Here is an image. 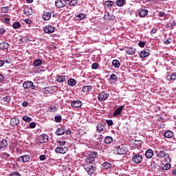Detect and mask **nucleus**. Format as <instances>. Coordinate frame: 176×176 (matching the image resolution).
<instances>
[{"label": "nucleus", "instance_id": "nucleus-59", "mask_svg": "<svg viewBox=\"0 0 176 176\" xmlns=\"http://www.w3.org/2000/svg\"><path fill=\"white\" fill-rule=\"evenodd\" d=\"M5 80V77L2 74H0V83H2Z\"/></svg>", "mask_w": 176, "mask_h": 176}, {"label": "nucleus", "instance_id": "nucleus-57", "mask_svg": "<svg viewBox=\"0 0 176 176\" xmlns=\"http://www.w3.org/2000/svg\"><path fill=\"white\" fill-rule=\"evenodd\" d=\"M5 23H6V24H8L9 25H10V19H9V18H6V19H5Z\"/></svg>", "mask_w": 176, "mask_h": 176}, {"label": "nucleus", "instance_id": "nucleus-40", "mask_svg": "<svg viewBox=\"0 0 176 176\" xmlns=\"http://www.w3.org/2000/svg\"><path fill=\"white\" fill-rule=\"evenodd\" d=\"M21 27V24L19 22H14L12 25V28L14 30H18V28H20Z\"/></svg>", "mask_w": 176, "mask_h": 176}, {"label": "nucleus", "instance_id": "nucleus-17", "mask_svg": "<svg viewBox=\"0 0 176 176\" xmlns=\"http://www.w3.org/2000/svg\"><path fill=\"white\" fill-rule=\"evenodd\" d=\"M10 44L7 42H1L0 43V50H8L9 49Z\"/></svg>", "mask_w": 176, "mask_h": 176}, {"label": "nucleus", "instance_id": "nucleus-36", "mask_svg": "<svg viewBox=\"0 0 176 176\" xmlns=\"http://www.w3.org/2000/svg\"><path fill=\"white\" fill-rule=\"evenodd\" d=\"M166 78L170 82H171V80H176V74L167 75Z\"/></svg>", "mask_w": 176, "mask_h": 176}, {"label": "nucleus", "instance_id": "nucleus-54", "mask_svg": "<svg viewBox=\"0 0 176 176\" xmlns=\"http://www.w3.org/2000/svg\"><path fill=\"white\" fill-rule=\"evenodd\" d=\"M10 176H21V175H20V173L19 172H13Z\"/></svg>", "mask_w": 176, "mask_h": 176}, {"label": "nucleus", "instance_id": "nucleus-10", "mask_svg": "<svg viewBox=\"0 0 176 176\" xmlns=\"http://www.w3.org/2000/svg\"><path fill=\"white\" fill-rule=\"evenodd\" d=\"M67 78H68V76H65V73L62 75H56V82L58 83H63L67 80Z\"/></svg>", "mask_w": 176, "mask_h": 176}, {"label": "nucleus", "instance_id": "nucleus-28", "mask_svg": "<svg viewBox=\"0 0 176 176\" xmlns=\"http://www.w3.org/2000/svg\"><path fill=\"white\" fill-rule=\"evenodd\" d=\"M104 142H105V144H112V142H113V138L111 136H106Z\"/></svg>", "mask_w": 176, "mask_h": 176}, {"label": "nucleus", "instance_id": "nucleus-32", "mask_svg": "<svg viewBox=\"0 0 176 176\" xmlns=\"http://www.w3.org/2000/svg\"><path fill=\"white\" fill-rule=\"evenodd\" d=\"M171 168V164L170 162H166L164 166L161 167V170H170Z\"/></svg>", "mask_w": 176, "mask_h": 176}, {"label": "nucleus", "instance_id": "nucleus-49", "mask_svg": "<svg viewBox=\"0 0 176 176\" xmlns=\"http://www.w3.org/2000/svg\"><path fill=\"white\" fill-rule=\"evenodd\" d=\"M56 142L60 145L59 146H64L65 145V141L58 140Z\"/></svg>", "mask_w": 176, "mask_h": 176}, {"label": "nucleus", "instance_id": "nucleus-16", "mask_svg": "<svg viewBox=\"0 0 176 176\" xmlns=\"http://www.w3.org/2000/svg\"><path fill=\"white\" fill-rule=\"evenodd\" d=\"M153 150L149 148L145 153V157L146 159H152L153 157Z\"/></svg>", "mask_w": 176, "mask_h": 176}, {"label": "nucleus", "instance_id": "nucleus-39", "mask_svg": "<svg viewBox=\"0 0 176 176\" xmlns=\"http://www.w3.org/2000/svg\"><path fill=\"white\" fill-rule=\"evenodd\" d=\"M41 137L43 138L42 142L46 143L49 141V136L47 135L43 134Z\"/></svg>", "mask_w": 176, "mask_h": 176}, {"label": "nucleus", "instance_id": "nucleus-53", "mask_svg": "<svg viewBox=\"0 0 176 176\" xmlns=\"http://www.w3.org/2000/svg\"><path fill=\"white\" fill-rule=\"evenodd\" d=\"M138 46L140 47H145V42L144 41H140L138 43Z\"/></svg>", "mask_w": 176, "mask_h": 176}, {"label": "nucleus", "instance_id": "nucleus-22", "mask_svg": "<svg viewBox=\"0 0 176 176\" xmlns=\"http://www.w3.org/2000/svg\"><path fill=\"white\" fill-rule=\"evenodd\" d=\"M176 23L175 21L174 20H170L168 23H167V28H169V30H173L174 27H175Z\"/></svg>", "mask_w": 176, "mask_h": 176}, {"label": "nucleus", "instance_id": "nucleus-27", "mask_svg": "<svg viewBox=\"0 0 176 176\" xmlns=\"http://www.w3.org/2000/svg\"><path fill=\"white\" fill-rule=\"evenodd\" d=\"M164 137L166 138H173V137H174V133H173L171 131H167L164 133Z\"/></svg>", "mask_w": 176, "mask_h": 176}, {"label": "nucleus", "instance_id": "nucleus-46", "mask_svg": "<svg viewBox=\"0 0 176 176\" xmlns=\"http://www.w3.org/2000/svg\"><path fill=\"white\" fill-rule=\"evenodd\" d=\"M78 3V0H72L69 2V6H75Z\"/></svg>", "mask_w": 176, "mask_h": 176}, {"label": "nucleus", "instance_id": "nucleus-56", "mask_svg": "<svg viewBox=\"0 0 176 176\" xmlns=\"http://www.w3.org/2000/svg\"><path fill=\"white\" fill-rule=\"evenodd\" d=\"M39 159H40V160H41L42 162H43V160H46V155H40Z\"/></svg>", "mask_w": 176, "mask_h": 176}, {"label": "nucleus", "instance_id": "nucleus-8", "mask_svg": "<svg viewBox=\"0 0 176 176\" xmlns=\"http://www.w3.org/2000/svg\"><path fill=\"white\" fill-rule=\"evenodd\" d=\"M109 96V94L105 93V91L99 92L98 95V101H105Z\"/></svg>", "mask_w": 176, "mask_h": 176}, {"label": "nucleus", "instance_id": "nucleus-26", "mask_svg": "<svg viewBox=\"0 0 176 176\" xmlns=\"http://www.w3.org/2000/svg\"><path fill=\"white\" fill-rule=\"evenodd\" d=\"M105 126H104V124L100 122L98 124L97 126H96V130L97 131H98L99 133H101V131H104V128Z\"/></svg>", "mask_w": 176, "mask_h": 176}, {"label": "nucleus", "instance_id": "nucleus-21", "mask_svg": "<svg viewBox=\"0 0 176 176\" xmlns=\"http://www.w3.org/2000/svg\"><path fill=\"white\" fill-rule=\"evenodd\" d=\"M9 145L8 143V140L6 139H3L0 141V149H3V148H6Z\"/></svg>", "mask_w": 176, "mask_h": 176}, {"label": "nucleus", "instance_id": "nucleus-25", "mask_svg": "<svg viewBox=\"0 0 176 176\" xmlns=\"http://www.w3.org/2000/svg\"><path fill=\"white\" fill-rule=\"evenodd\" d=\"M24 14L26 16H31L32 14V8H27L23 10Z\"/></svg>", "mask_w": 176, "mask_h": 176}, {"label": "nucleus", "instance_id": "nucleus-58", "mask_svg": "<svg viewBox=\"0 0 176 176\" xmlns=\"http://www.w3.org/2000/svg\"><path fill=\"white\" fill-rule=\"evenodd\" d=\"M25 23L26 24H31L32 23V21H31V19H25Z\"/></svg>", "mask_w": 176, "mask_h": 176}, {"label": "nucleus", "instance_id": "nucleus-38", "mask_svg": "<svg viewBox=\"0 0 176 176\" xmlns=\"http://www.w3.org/2000/svg\"><path fill=\"white\" fill-rule=\"evenodd\" d=\"M54 120L56 123H61V120H63V118L61 117V115L55 116Z\"/></svg>", "mask_w": 176, "mask_h": 176}, {"label": "nucleus", "instance_id": "nucleus-4", "mask_svg": "<svg viewBox=\"0 0 176 176\" xmlns=\"http://www.w3.org/2000/svg\"><path fill=\"white\" fill-rule=\"evenodd\" d=\"M128 151L129 150L127 149L126 144H121L120 146H118L117 148L118 155H126Z\"/></svg>", "mask_w": 176, "mask_h": 176}, {"label": "nucleus", "instance_id": "nucleus-18", "mask_svg": "<svg viewBox=\"0 0 176 176\" xmlns=\"http://www.w3.org/2000/svg\"><path fill=\"white\" fill-rule=\"evenodd\" d=\"M104 19L109 21H111V20H113L115 19V16H113L109 12H107L104 14Z\"/></svg>", "mask_w": 176, "mask_h": 176}, {"label": "nucleus", "instance_id": "nucleus-64", "mask_svg": "<svg viewBox=\"0 0 176 176\" xmlns=\"http://www.w3.org/2000/svg\"><path fill=\"white\" fill-rule=\"evenodd\" d=\"M172 174H173V175H176V168L173 169Z\"/></svg>", "mask_w": 176, "mask_h": 176}, {"label": "nucleus", "instance_id": "nucleus-47", "mask_svg": "<svg viewBox=\"0 0 176 176\" xmlns=\"http://www.w3.org/2000/svg\"><path fill=\"white\" fill-rule=\"evenodd\" d=\"M10 100H12V97H10V96H5L4 98H3V100L5 102H9V101H10Z\"/></svg>", "mask_w": 176, "mask_h": 176}, {"label": "nucleus", "instance_id": "nucleus-31", "mask_svg": "<svg viewBox=\"0 0 176 176\" xmlns=\"http://www.w3.org/2000/svg\"><path fill=\"white\" fill-rule=\"evenodd\" d=\"M135 52H136V50L135 48H133V47L129 48L126 50L127 54H129L130 56H133V54H135Z\"/></svg>", "mask_w": 176, "mask_h": 176}, {"label": "nucleus", "instance_id": "nucleus-2", "mask_svg": "<svg viewBox=\"0 0 176 176\" xmlns=\"http://www.w3.org/2000/svg\"><path fill=\"white\" fill-rule=\"evenodd\" d=\"M83 167L85 171H87L88 175H94V174H96V171H97L96 164H84Z\"/></svg>", "mask_w": 176, "mask_h": 176}, {"label": "nucleus", "instance_id": "nucleus-51", "mask_svg": "<svg viewBox=\"0 0 176 176\" xmlns=\"http://www.w3.org/2000/svg\"><path fill=\"white\" fill-rule=\"evenodd\" d=\"M29 127L30 129H35V127H36V124H35V122H30Z\"/></svg>", "mask_w": 176, "mask_h": 176}, {"label": "nucleus", "instance_id": "nucleus-61", "mask_svg": "<svg viewBox=\"0 0 176 176\" xmlns=\"http://www.w3.org/2000/svg\"><path fill=\"white\" fill-rule=\"evenodd\" d=\"M3 156H4V157H10V155L8 153H3Z\"/></svg>", "mask_w": 176, "mask_h": 176}, {"label": "nucleus", "instance_id": "nucleus-6", "mask_svg": "<svg viewBox=\"0 0 176 176\" xmlns=\"http://www.w3.org/2000/svg\"><path fill=\"white\" fill-rule=\"evenodd\" d=\"M23 87L24 90H27L28 89L35 90V85L32 81H25L23 84Z\"/></svg>", "mask_w": 176, "mask_h": 176}, {"label": "nucleus", "instance_id": "nucleus-13", "mask_svg": "<svg viewBox=\"0 0 176 176\" xmlns=\"http://www.w3.org/2000/svg\"><path fill=\"white\" fill-rule=\"evenodd\" d=\"M148 11L146 9L140 8L139 10V16L140 17H146L148 16Z\"/></svg>", "mask_w": 176, "mask_h": 176}, {"label": "nucleus", "instance_id": "nucleus-20", "mask_svg": "<svg viewBox=\"0 0 176 176\" xmlns=\"http://www.w3.org/2000/svg\"><path fill=\"white\" fill-rule=\"evenodd\" d=\"M123 108H124V104L118 107L113 113V116H118V115H120L122 113V111H123Z\"/></svg>", "mask_w": 176, "mask_h": 176}, {"label": "nucleus", "instance_id": "nucleus-52", "mask_svg": "<svg viewBox=\"0 0 176 176\" xmlns=\"http://www.w3.org/2000/svg\"><path fill=\"white\" fill-rule=\"evenodd\" d=\"M92 69H97L98 68V63H93L91 65Z\"/></svg>", "mask_w": 176, "mask_h": 176}, {"label": "nucleus", "instance_id": "nucleus-55", "mask_svg": "<svg viewBox=\"0 0 176 176\" xmlns=\"http://www.w3.org/2000/svg\"><path fill=\"white\" fill-rule=\"evenodd\" d=\"M159 17H164L166 16V12L160 11L158 14Z\"/></svg>", "mask_w": 176, "mask_h": 176}, {"label": "nucleus", "instance_id": "nucleus-5", "mask_svg": "<svg viewBox=\"0 0 176 176\" xmlns=\"http://www.w3.org/2000/svg\"><path fill=\"white\" fill-rule=\"evenodd\" d=\"M132 162L136 163V164H140L142 162V155L140 153H134L132 157Z\"/></svg>", "mask_w": 176, "mask_h": 176}, {"label": "nucleus", "instance_id": "nucleus-41", "mask_svg": "<svg viewBox=\"0 0 176 176\" xmlns=\"http://www.w3.org/2000/svg\"><path fill=\"white\" fill-rule=\"evenodd\" d=\"M1 12L2 13H8L9 12V7L4 6L1 8Z\"/></svg>", "mask_w": 176, "mask_h": 176}, {"label": "nucleus", "instance_id": "nucleus-62", "mask_svg": "<svg viewBox=\"0 0 176 176\" xmlns=\"http://www.w3.org/2000/svg\"><path fill=\"white\" fill-rule=\"evenodd\" d=\"M6 32V30L3 28H0V34H5Z\"/></svg>", "mask_w": 176, "mask_h": 176}, {"label": "nucleus", "instance_id": "nucleus-37", "mask_svg": "<svg viewBox=\"0 0 176 176\" xmlns=\"http://www.w3.org/2000/svg\"><path fill=\"white\" fill-rule=\"evenodd\" d=\"M34 65L35 67H41V65H42V60L41 59H36L34 61Z\"/></svg>", "mask_w": 176, "mask_h": 176}, {"label": "nucleus", "instance_id": "nucleus-9", "mask_svg": "<svg viewBox=\"0 0 176 176\" xmlns=\"http://www.w3.org/2000/svg\"><path fill=\"white\" fill-rule=\"evenodd\" d=\"M65 5H67V1L65 0H57L55 1V6L58 8V9L65 8Z\"/></svg>", "mask_w": 176, "mask_h": 176}, {"label": "nucleus", "instance_id": "nucleus-34", "mask_svg": "<svg viewBox=\"0 0 176 176\" xmlns=\"http://www.w3.org/2000/svg\"><path fill=\"white\" fill-rule=\"evenodd\" d=\"M67 83L69 86H75V85H76V80L70 78L68 80Z\"/></svg>", "mask_w": 176, "mask_h": 176}, {"label": "nucleus", "instance_id": "nucleus-11", "mask_svg": "<svg viewBox=\"0 0 176 176\" xmlns=\"http://www.w3.org/2000/svg\"><path fill=\"white\" fill-rule=\"evenodd\" d=\"M18 162L20 163H27V162H30V155H25L23 156H21L18 158Z\"/></svg>", "mask_w": 176, "mask_h": 176}, {"label": "nucleus", "instance_id": "nucleus-63", "mask_svg": "<svg viewBox=\"0 0 176 176\" xmlns=\"http://www.w3.org/2000/svg\"><path fill=\"white\" fill-rule=\"evenodd\" d=\"M5 64V60H0V67H3Z\"/></svg>", "mask_w": 176, "mask_h": 176}, {"label": "nucleus", "instance_id": "nucleus-7", "mask_svg": "<svg viewBox=\"0 0 176 176\" xmlns=\"http://www.w3.org/2000/svg\"><path fill=\"white\" fill-rule=\"evenodd\" d=\"M54 151L56 153H60L61 155H65V153H67V152H68V148L59 146L55 148Z\"/></svg>", "mask_w": 176, "mask_h": 176}, {"label": "nucleus", "instance_id": "nucleus-60", "mask_svg": "<svg viewBox=\"0 0 176 176\" xmlns=\"http://www.w3.org/2000/svg\"><path fill=\"white\" fill-rule=\"evenodd\" d=\"M28 102L27 101H23L22 102V107H28Z\"/></svg>", "mask_w": 176, "mask_h": 176}, {"label": "nucleus", "instance_id": "nucleus-24", "mask_svg": "<svg viewBox=\"0 0 176 176\" xmlns=\"http://www.w3.org/2000/svg\"><path fill=\"white\" fill-rule=\"evenodd\" d=\"M19 123H20V120H19L18 118H12L10 120L11 126H17Z\"/></svg>", "mask_w": 176, "mask_h": 176}, {"label": "nucleus", "instance_id": "nucleus-35", "mask_svg": "<svg viewBox=\"0 0 176 176\" xmlns=\"http://www.w3.org/2000/svg\"><path fill=\"white\" fill-rule=\"evenodd\" d=\"M117 6H124V3H126V0H117L116 2Z\"/></svg>", "mask_w": 176, "mask_h": 176}, {"label": "nucleus", "instance_id": "nucleus-44", "mask_svg": "<svg viewBox=\"0 0 176 176\" xmlns=\"http://www.w3.org/2000/svg\"><path fill=\"white\" fill-rule=\"evenodd\" d=\"M23 120H24V122H27L28 123H30V122H31V120H32V118H31V117L24 116L23 117Z\"/></svg>", "mask_w": 176, "mask_h": 176}, {"label": "nucleus", "instance_id": "nucleus-23", "mask_svg": "<svg viewBox=\"0 0 176 176\" xmlns=\"http://www.w3.org/2000/svg\"><path fill=\"white\" fill-rule=\"evenodd\" d=\"M56 135H64L65 134V129L63 127L58 128L56 131Z\"/></svg>", "mask_w": 176, "mask_h": 176}, {"label": "nucleus", "instance_id": "nucleus-50", "mask_svg": "<svg viewBox=\"0 0 176 176\" xmlns=\"http://www.w3.org/2000/svg\"><path fill=\"white\" fill-rule=\"evenodd\" d=\"M106 123L108 126H113V121L112 120H107Z\"/></svg>", "mask_w": 176, "mask_h": 176}, {"label": "nucleus", "instance_id": "nucleus-12", "mask_svg": "<svg viewBox=\"0 0 176 176\" xmlns=\"http://www.w3.org/2000/svg\"><path fill=\"white\" fill-rule=\"evenodd\" d=\"M82 105H83V103L80 100H74L71 103V106L73 108H80V107H82Z\"/></svg>", "mask_w": 176, "mask_h": 176}, {"label": "nucleus", "instance_id": "nucleus-29", "mask_svg": "<svg viewBox=\"0 0 176 176\" xmlns=\"http://www.w3.org/2000/svg\"><path fill=\"white\" fill-rule=\"evenodd\" d=\"M51 18H52V14H50V12H45L43 15V20H45V21L50 20Z\"/></svg>", "mask_w": 176, "mask_h": 176}, {"label": "nucleus", "instance_id": "nucleus-43", "mask_svg": "<svg viewBox=\"0 0 176 176\" xmlns=\"http://www.w3.org/2000/svg\"><path fill=\"white\" fill-rule=\"evenodd\" d=\"M109 80H118V76H116L115 74H111Z\"/></svg>", "mask_w": 176, "mask_h": 176}, {"label": "nucleus", "instance_id": "nucleus-1", "mask_svg": "<svg viewBox=\"0 0 176 176\" xmlns=\"http://www.w3.org/2000/svg\"><path fill=\"white\" fill-rule=\"evenodd\" d=\"M155 153L157 156V157H159L160 159H162V157H164L166 163H171V158L170 157V154L166 152L164 149H159L157 151H155Z\"/></svg>", "mask_w": 176, "mask_h": 176}, {"label": "nucleus", "instance_id": "nucleus-42", "mask_svg": "<svg viewBox=\"0 0 176 176\" xmlns=\"http://www.w3.org/2000/svg\"><path fill=\"white\" fill-rule=\"evenodd\" d=\"M105 4L107 5V6H108L109 8H111V6H113V5H115V3L112 1H105Z\"/></svg>", "mask_w": 176, "mask_h": 176}, {"label": "nucleus", "instance_id": "nucleus-48", "mask_svg": "<svg viewBox=\"0 0 176 176\" xmlns=\"http://www.w3.org/2000/svg\"><path fill=\"white\" fill-rule=\"evenodd\" d=\"M171 42H173V40L170 38H167L166 40H165L164 41V45H170V43H171Z\"/></svg>", "mask_w": 176, "mask_h": 176}, {"label": "nucleus", "instance_id": "nucleus-15", "mask_svg": "<svg viewBox=\"0 0 176 176\" xmlns=\"http://www.w3.org/2000/svg\"><path fill=\"white\" fill-rule=\"evenodd\" d=\"M44 32L45 34H53L54 32V28L52 25H48L44 28Z\"/></svg>", "mask_w": 176, "mask_h": 176}, {"label": "nucleus", "instance_id": "nucleus-45", "mask_svg": "<svg viewBox=\"0 0 176 176\" xmlns=\"http://www.w3.org/2000/svg\"><path fill=\"white\" fill-rule=\"evenodd\" d=\"M50 112H56L57 111V107L55 105L50 106L49 107Z\"/></svg>", "mask_w": 176, "mask_h": 176}, {"label": "nucleus", "instance_id": "nucleus-14", "mask_svg": "<svg viewBox=\"0 0 176 176\" xmlns=\"http://www.w3.org/2000/svg\"><path fill=\"white\" fill-rule=\"evenodd\" d=\"M149 50H145L140 52L139 56L141 58H146V57H148L150 54Z\"/></svg>", "mask_w": 176, "mask_h": 176}, {"label": "nucleus", "instance_id": "nucleus-19", "mask_svg": "<svg viewBox=\"0 0 176 176\" xmlns=\"http://www.w3.org/2000/svg\"><path fill=\"white\" fill-rule=\"evenodd\" d=\"M92 90L93 87H91V85H86L82 87V91L83 93H86V94H87V93H90Z\"/></svg>", "mask_w": 176, "mask_h": 176}, {"label": "nucleus", "instance_id": "nucleus-3", "mask_svg": "<svg viewBox=\"0 0 176 176\" xmlns=\"http://www.w3.org/2000/svg\"><path fill=\"white\" fill-rule=\"evenodd\" d=\"M98 156V153L96 151H93L88 154L86 157V161L84 164H95L94 162H96V157Z\"/></svg>", "mask_w": 176, "mask_h": 176}, {"label": "nucleus", "instance_id": "nucleus-30", "mask_svg": "<svg viewBox=\"0 0 176 176\" xmlns=\"http://www.w3.org/2000/svg\"><path fill=\"white\" fill-rule=\"evenodd\" d=\"M112 65L114 68H119L120 67V62L118 60H113L112 61Z\"/></svg>", "mask_w": 176, "mask_h": 176}, {"label": "nucleus", "instance_id": "nucleus-33", "mask_svg": "<svg viewBox=\"0 0 176 176\" xmlns=\"http://www.w3.org/2000/svg\"><path fill=\"white\" fill-rule=\"evenodd\" d=\"M102 167H104L105 169L111 168L112 167V164L109 163L108 162H105L102 164Z\"/></svg>", "mask_w": 176, "mask_h": 176}]
</instances>
